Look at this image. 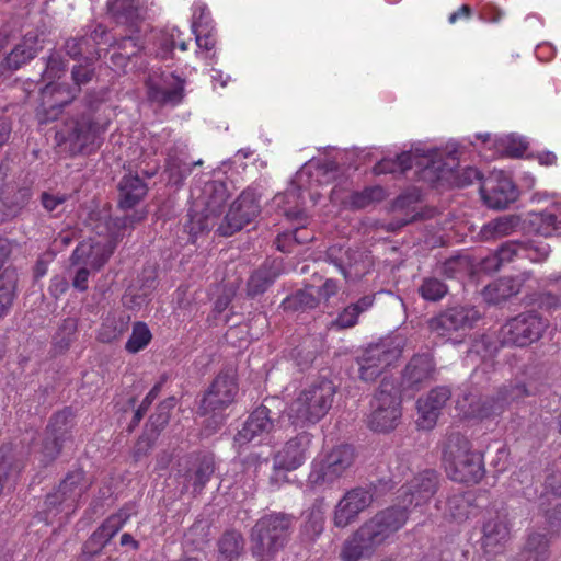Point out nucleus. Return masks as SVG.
<instances>
[{"instance_id":"nucleus-1","label":"nucleus","mask_w":561,"mask_h":561,"mask_svg":"<svg viewBox=\"0 0 561 561\" xmlns=\"http://www.w3.org/2000/svg\"><path fill=\"white\" fill-rule=\"evenodd\" d=\"M439 476L435 470H424L400 489V505H392L376 513L364 522L343 542L340 558L342 561H359L370 558L407 523L411 507L422 508L435 495Z\"/></svg>"},{"instance_id":"nucleus-2","label":"nucleus","mask_w":561,"mask_h":561,"mask_svg":"<svg viewBox=\"0 0 561 561\" xmlns=\"http://www.w3.org/2000/svg\"><path fill=\"white\" fill-rule=\"evenodd\" d=\"M145 211H135L131 216L105 220L95 226L96 234L80 242L71 254L72 265H85L91 271L101 270L114 252L123 230L145 218Z\"/></svg>"},{"instance_id":"nucleus-3","label":"nucleus","mask_w":561,"mask_h":561,"mask_svg":"<svg viewBox=\"0 0 561 561\" xmlns=\"http://www.w3.org/2000/svg\"><path fill=\"white\" fill-rule=\"evenodd\" d=\"M466 146L465 141L461 144L449 141L444 148L431 147L427 164L421 171V180L435 187L445 185L463 187L471 185L474 181H481V173L476 168L456 169L461 149Z\"/></svg>"},{"instance_id":"nucleus-4","label":"nucleus","mask_w":561,"mask_h":561,"mask_svg":"<svg viewBox=\"0 0 561 561\" xmlns=\"http://www.w3.org/2000/svg\"><path fill=\"white\" fill-rule=\"evenodd\" d=\"M443 463L448 478L459 483L476 484L485 472L482 455L473 450L470 439L460 433L448 435Z\"/></svg>"},{"instance_id":"nucleus-5","label":"nucleus","mask_w":561,"mask_h":561,"mask_svg":"<svg viewBox=\"0 0 561 561\" xmlns=\"http://www.w3.org/2000/svg\"><path fill=\"white\" fill-rule=\"evenodd\" d=\"M334 394V383L320 380L302 389L288 404L285 413L295 426L314 424L329 412Z\"/></svg>"},{"instance_id":"nucleus-6","label":"nucleus","mask_w":561,"mask_h":561,"mask_svg":"<svg viewBox=\"0 0 561 561\" xmlns=\"http://www.w3.org/2000/svg\"><path fill=\"white\" fill-rule=\"evenodd\" d=\"M65 73V64L58 54H51L47 60L43 79L47 81L41 90V105L37 108L36 117L39 124L55 121L64 106L75 99V91L70 87L55 82Z\"/></svg>"},{"instance_id":"nucleus-7","label":"nucleus","mask_w":561,"mask_h":561,"mask_svg":"<svg viewBox=\"0 0 561 561\" xmlns=\"http://www.w3.org/2000/svg\"><path fill=\"white\" fill-rule=\"evenodd\" d=\"M528 396L524 385H515L501 389L496 396L477 398L473 393L463 391L456 400V408L466 419H491L502 414L513 401Z\"/></svg>"},{"instance_id":"nucleus-8","label":"nucleus","mask_w":561,"mask_h":561,"mask_svg":"<svg viewBox=\"0 0 561 561\" xmlns=\"http://www.w3.org/2000/svg\"><path fill=\"white\" fill-rule=\"evenodd\" d=\"M291 518L285 514H270L257 520L252 530V551L261 561H267L285 546Z\"/></svg>"},{"instance_id":"nucleus-9","label":"nucleus","mask_w":561,"mask_h":561,"mask_svg":"<svg viewBox=\"0 0 561 561\" xmlns=\"http://www.w3.org/2000/svg\"><path fill=\"white\" fill-rule=\"evenodd\" d=\"M88 484L82 471L69 473L58 489L45 500V520L53 523L55 518L61 523L76 511L78 502L87 491Z\"/></svg>"},{"instance_id":"nucleus-10","label":"nucleus","mask_w":561,"mask_h":561,"mask_svg":"<svg viewBox=\"0 0 561 561\" xmlns=\"http://www.w3.org/2000/svg\"><path fill=\"white\" fill-rule=\"evenodd\" d=\"M354 461L355 449L351 445L335 446L322 458L312 462L308 483L312 486L331 485L351 470Z\"/></svg>"},{"instance_id":"nucleus-11","label":"nucleus","mask_w":561,"mask_h":561,"mask_svg":"<svg viewBox=\"0 0 561 561\" xmlns=\"http://www.w3.org/2000/svg\"><path fill=\"white\" fill-rule=\"evenodd\" d=\"M401 417L399 388L393 381L383 379L371 402L368 426L374 432L386 433L396 428Z\"/></svg>"},{"instance_id":"nucleus-12","label":"nucleus","mask_w":561,"mask_h":561,"mask_svg":"<svg viewBox=\"0 0 561 561\" xmlns=\"http://www.w3.org/2000/svg\"><path fill=\"white\" fill-rule=\"evenodd\" d=\"M549 323L535 312L520 313L506 321L499 331L501 345L528 346L541 339Z\"/></svg>"},{"instance_id":"nucleus-13","label":"nucleus","mask_w":561,"mask_h":561,"mask_svg":"<svg viewBox=\"0 0 561 561\" xmlns=\"http://www.w3.org/2000/svg\"><path fill=\"white\" fill-rule=\"evenodd\" d=\"M403 340L399 336L370 345L359 359V377L364 381L375 380L383 369L399 359Z\"/></svg>"},{"instance_id":"nucleus-14","label":"nucleus","mask_w":561,"mask_h":561,"mask_svg":"<svg viewBox=\"0 0 561 561\" xmlns=\"http://www.w3.org/2000/svg\"><path fill=\"white\" fill-rule=\"evenodd\" d=\"M336 171L335 162H327L323 164H316L312 160L305 163L302 168L296 173L291 186L283 194L275 198L277 205H280L282 201L290 203L291 201L301 199L305 202L304 193L312 187L313 182L322 184L329 182L331 173Z\"/></svg>"},{"instance_id":"nucleus-15","label":"nucleus","mask_w":561,"mask_h":561,"mask_svg":"<svg viewBox=\"0 0 561 561\" xmlns=\"http://www.w3.org/2000/svg\"><path fill=\"white\" fill-rule=\"evenodd\" d=\"M374 502V494L365 488H353L344 493L332 512L334 527L344 529L354 524Z\"/></svg>"},{"instance_id":"nucleus-16","label":"nucleus","mask_w":561,"mask_h":561,"mask_svg":"<svg viewBox=\"0 0 561 561\" xmlns=\"http://www.w3.org/2000/svg\"><path fill=\"white\" fill-rule=\"evenodd\" d=\"M205 201L203 202L204 216L192 217L188 226V233L193 242L199 232L210 230L214 226V218L218 217L227 202V190L220 182H208L204 187Z\"/></svg>"},{"instance_id":"nucleus-17","label":"nucleus","mask_w":561,"mask_h":561,"mask_svg":"<svg viewBox=\"0 0 561 561\" xmlns=\"http://www.w3.org/2000/svg\"><path fill=\"white\" fill-rule=\"evenodd\" d=\"M479 318L474 308L454 307L431 319L428 328L437 337L449 341L453 333L470 329Z\"/></svg>"},{"instance_id":"nucleus-18","label":"nucleus","mask_w":561,"mask_h":561,"mask_svg":"<svg viewBox=\"0 0 561 561\" xmlns=\"http://www.w3.org/2000/svg\"><path fill=\"white\" fill-rule=\"evenodd\" d=\"M474 137L481 141V146L473 141L468 144L473 146L484 159H495L501 156L519 158L527 149L526 140L515 134L495 137H491L490 134H477Z\"/></svg>"},{"instance_id":"nucleus-19","label":"nucleus","mask_w":561,"mask_h":561,"mask_svg":"<svg viewBox=\"0 0 561 561\" xmlns=\"http://www.w3.org/2000/svg\"><path fill=\"white\" fill-rule=\"evenodd\" d=\"M480 193L484 203L495 209L505 208L517 198V190L511 176L501 170L492 171L481 182Z\"/></svg>"},{"instance_id":"nucleus-20","label":"nucleus","mask_w":561,"mask_h":561,"mask_svg":"<svg viewBox=\"0 0 561 561\" xmlns=\"http://www.w3.org/2000/svg\"><path fill=\"white\" fill-rule=\"evenodd\" d=\"M260 213V204L253 191H244L233 202L224 222L218 228L221 236H231L251 222Z\"/></svg>"},{"instance_id":"nucleus-21","label":"nucleus","mask_w":561,"mask_h":561,"mask_svg":"<svg viewBox=\"0 0 561 561\" xmlns=\"http://www.w3.org/2000/svg\"><path fill=\"white\" fill-rule=\"evenodd\" d=\"M105 128L100 127L90 117L82 116L69 128L66 142L71 154H90L100 147V137Z\"/></svg>"},{"instance_id":"nucleus-22","label":"nucleus","mask_w":561,"mask_h":561,"mask_svg":"<svg viewBox=\"0 0 561 561\" xmlns=\"http://www.w3.org/2000/svg\"><path fill=\"white\" fill-rule=\"evenodd\" d=\"M147 94L151 102L175 106L184 98V81L173 73L150 76L147 80Z\"/></svg>"},{"instance_id":"nucleus-23","label":"nucleus","mask_w":561,"mask_h":561,"mask_svg":"<svg viewBox=\"0 0 561 561\" xmlns=\"http://www.w3.org/2000/svg\"><path fill=\"white\" fill-rule=\"evenodd\" d=\"M273 428L274 424L270 416V410L263 405L259 407L249 415L243 427L234 436V446L241 449L250 443L263 444L268 442Z\"/></svg>"},{"instance_id":"nucleus-24","label":"nucleus","mask_w":561,"mask_h":561,"mask_svg":"<svg viewBox=\"0 0 561 561\" xmlns=\"http://www.w3.org/2000/svg\"><path fill=\"white\" fill-rule=\"evenodd\" d=\"M72 412L64 409L55 413L46 428V439L43 443L39 459L42 462L51 461L60 451L61 444L68 438L70 428L72 427Z\"/></svg>"},{"instance_id":"nucleus-25","label":"nucleus","mask_w":561,"mask_h":561,"mask_svg":"<svg viewBox=\"0 0 561 561\" xmlns=\"http://www.w3.org/2000/svg\"><path fill=\"white\" fill-rule=\"evenodd\" d=\"M328 259L340 270L346 280L362 277L371 266L369 256L364 252L345 250L337 245L328 249Z\"/></svg>"},{"instance_id":"nucleus-26","label":"nucleus","mask_w":561,"mask_h":561,"mask_svg":"<svg viewBox=\"0 0 561 561\" xmlns=\"http://www.w3.org/2000/svg\"><path fill=\"white\" fill-rule=\"evenodd\" d=\"M431 148L422 144L413 146L409 151L397 156L396 159L385 158L374 167L376 174L404 172L413 167L417 168V175L421 179V171L427 164Z\"/></svg>"},{"instance_id":"nucleus-27","label":"nucleus","mask_w":561,"mask_h":561,"mask_svg":"<svg viewBox=\"0 0 561 561\" xmlns=\"http://www.w3.org/2000/svg\"><path fill=\"white\" fill-rule=\"evenodd\" d=\"M237 392L238 386L233 377L218 375L203 398L202 409L204 413H213L214 416H218L221 410L233 402Z\"/></svg>"},{"instance_id":"nucleus-28","label":"nucleus","mask_w":561,"mask_h":561,"mask_svg":"<svg viewBox=\"0 0 561 561\" xmlns=\"http://www.w3.org/2000/svg\"><path fill=\"white\" fill-rule=\"evenodd\" d=\"M311 438L309 433L302 432L286 442L274 456V468L286 471L299 468L308 458Z\"/></svg>"},{"instance_id":"nucleus-29","label":"nucleus","mask_w":561,"mask_h":561,"mask_svg":"<svg viewBox=\"0 0 561 561\" xmlns=\"http://www.w3.org/2000/svg\"><path fill=\"white\" fill-rule=\"evenodd\" d=\"M482 547L488 554L503 551L510 539L506 515L500 512L489 513L482 526Z\"/></svg>"},{"instance_id":"nucleus-30","label":"nucleus","mask_w":561,"mask_h":561,"mask_svg":"<svg viewBox=\"0 0 561 561\" xmlns=\"http://www.w3.org/2000/svg\"><path fill=\"white\" fill-rule=\"evenodd\" d=\"M451 392L446 387H436L432 389L424 398H420L416 403L419 417L417 426L422 430H432L438 420L442 409L450 399Z\"/></svg>"},{"instance_id":"nucleus-31","label":"nucleus","mask_w":561,"mask_h":561,"mask_svg":"<svg viewBox=\"0 0 561 561\" xmlns=\"http://www.w3.org/2000/svg\"><path fill=\"white\" fill-rule=\"evenodd\" d=\"M191 28L199 49L209 51L215 47L214 22L207 5L201 0H196L192 5Z\"/></svg>"},{"instance_id":"nucleus-32","label":"nucleus","mask_w":561,"mask_h":561,"mask_svg":"<svg viewBox=\"0 0 561 561\" xmlns=\"http://www.w3.org/2000/svg\"><path fill=\"white\" fill-rule=\"evenodd\" d=\"M435 363L430 353L417 354L405 367L402 383L405 388L419 390L425 382L433 379Z\"/></svg>"},{"instance_id":"nucleus-33","label":"nucleus","mask_w":561,"mask_h":561,"mask_svg":"<svg viewBox=\"0 0 561 561\" xmlns=\"http://www.w3.org/2000/svg\"><path fill=\"white\" fill-rule=\"evenodd\" d=\"M153 271H148L134 284H131L123 296L124 305L129 309H140L146 306L157 287V279Z\"/></svg>"},{"instance_id":"nucleus-34","label":"nucleus","mask_w":561,"mask_h":561,"mask_svg":"<svg viewBox=\"0 0 561 561\" xmlns=\"http://www.w3.org/2000/svg\"><path fill=\"white\" fill-rule=\"evenodd\" d=\"M528 278L529 274L499 278L484 287L482 291L483 299L489 304H500L518 294L524 282Z\"/></svg>"},{"instance_id":"nucleus-35","label":"nucleus","mask_w":561,"mask_h":561,"mask_svg":"<svg viewBox=\"0 0 561 561\" xmlns=\"http://www.w3.org/2000/svg\"><path fill=\"white\" fill-rule=\"evenodd\" d=\"M43 48L38 35L27 33L21 43H19L5 57L3 66L10 70H18L22 66L33 60Z\"/></svg>"},{"instance_id":"nucleus-36","label":"nucleus","mask_w":561,"mask_h":561,"mask_svg":"<svg viewBox=\"0 0 561 561\" xmlns=\"http://www.w3.org/2000/svg\"><path fill=\"white\" fill-rule=\"evenodd\" d=\"M130 316L122 310H112L102 318L96 339L102 343L119 340L129 329Z\"/></svg>"},{"instance_id":"nucleus-37","label":"nucleus","mask_w":561,"mask_h":561,"mask_svg":"<svg viewBox=\"0 0 561 561\" xmlns=\"http://www.w3.org/2000/svg\"><path fill=\"white\" fill-rule=\"evenodd\" d=\"M530 222L541 236L561 234V196L543 211L531 214Z\"/></svg>"},{"instance_id":"nucleus-38","label":"nucleus","mask_w":561,"mask_h":561,"mask_svg":"<svg viewBox=\"0 0 561 561\" xmlns=\"http://www.w3.org/2000/svg\"><path fill=\"white\" fill-rule=\"evenodd\" d=\"M147 184L138 175L127 174L118 184L119 207L124 210L136 206L147 194Z\"/></svg>"},{"instance_id":"nucleus-39","label":"nucleus","mask_w":561,"mask_h":561,"mask_svg":"<svg viewBox=\"0 0 561 561\" xmlns=\"http://www.w3.org/2000/svg\"><path fill=\"white\" fill-rule=\"evenodd\" d=\"M30 196L31 194L27 188L15 190L13 186H5L1 192V202L4 210L0 220L3 221L15 217L27 204Z\"/></svg>"},{"instance_id":"nucleus-40","label":"nucleus","mask_w":561,"mask_h":561,"mask_svg":"<svg viewBox=\"0 0 561 561\" xmlns=\"http://www.w3.org/2000/svg\"><path fill=\"white\" fill-rule=\"evenodd\" d=\"M519 222L518 216L507 215L497 217L481 228V238L483 240H491L508 236L516 231Z\"/></svg>"},{"instance_id":"nucleus-41","label":"nucleus","mask_w":561,"mask_h":561,"mask_svg":"<svg viewBox=\"0 0 561 561\" xmlns=\"http://www.w3.org/2000/svg\"><path fill=\"white\" fill-rule=\"evenodd\" d=\"M181 36L182 32L175 26L161 31L156 36L158 46L156 55L161 59H167L175 47H179L182 51L187 50V43L181 39Z\"/></svg>"},{"instance_id":"nucleus-42","label":"nucleus","mask_w":561,"mask_h":561,"mask_svg":"<svg viewBox=\"0 0 561 561\" xmlns=\"http://www.w3.org/2000/svg\"><path fill=\"white\" fill-rule=\"evenodd\" d=\"M522 259L520 242L508 241L504 243L496 253L482 261V270L486 272L497 271L503 264Z\"/></svg>"},{"instance_id":"nucleus-43","label":"nucleus","mask_w":561,"mask_h":561,"mask_svg":"<svg viewBox=\"0 0 561 561\" xmlns=\"http://www.w3.org/2000/svg\"><path fill=\"white\" fill-rule=\"evenodd\" d=\"M325 508L324 501H316L309 511L305 513L302 526L304 534L310 539L318 537L324 529Z\"/></svg>"},{"instance_id":"nucleus-44","label":"nucleus","mask_w":561,"mask_h":561,"mask_svg":"<svg viewBox=\"0 0 561 561\" xmlns=\"http://www.w3.org/2000/svg\"><path fill=\"white\" fill-rule=\"evenodd\" d=\"M16 272L5 267L0 274V319L9 311L15 294Z\"/></svg>"},{"instance_id":"nucleus-45","label":"nucleus","mask_w":561,"mask_h":561,"mask_svg":"<svg viewBox=\"0 0 561 561\" xmlns=\"http://www.w3.org/2000/svg\"><path fill=\"white\" fill-rule=\"evenodd\" d=\"M152 341V333L148 324L142 321H136L131 325V333L125 343V351L128 354H137Z\"/></svg>"},{"instance_id":"nucleus-46","label":"nucleus","mask_w":561,"mask_h":561,"mask_svg":"<svg viewBox=\"0 0 561 561\" xmlns=\"http://www.w3.org/2000/svg\"><path fill=\"white\" fill-rule=\"evenodd\" d=\"M119 51L114 53L111 61L117 71H125L131 57L136 56L141 47L134 37H125L117 43Z\"/></svg>"},{"instance_id":"nucleus-47","label":"nucleus","mask_w":561,"mask_h":561,"mask_svg":"<svg viewBox=\"0 0 561 561\" xmlns=\"http://www.w3.org/2000/svg\"><path fill=\"white\" fill-rule=\"evenodd\" d=\"M276 276L277 273L273 271L272 266L264 264L250 276L248 282V295L254 297L264 293Z\"/></svg>"},{"instance_id":"nucleus-48","label":"nucleus","mask_w":561,"mask_h":561,"mask_svg":"<svg viewBox=\"0 0 561 561\" xmlns=\"http://www.w3.org/2000/svg\"><path fill=\"white\" fill-rule=\"evenodd\" d=\"M385 190L381 186H369L363 191L353 192L348 197V205L353 208H365L375 202L385 198Z\"/></svg>"},{"instance_id":"nucleus-49","label":"nucleus","mask_w":561,"mask_h":561,"mask_svg":"<svg viewBox=\"0 0 561 561\" xmlns=\"http://www.w3.org/2000/svg\"><path fill=\"white\" fill-rule=\"evenodd\" d=\"M108 11L117 19L134 23L140 18L139 0H108Z\"/></svg>"},{"instance_id":"nucleus-50","label":"nucleus","mask_w":561,"mask_h":561,"mask_svg":"<svg viewBox=\"0 0 561 561\" xmlns=\"http://www.w3.org/2000/svg\"><path fill=\"white\" fill-rule=\"evenodd\" d=\"M219 552L222 561H232L243 548V540L239 533L227 531L219 540Z\"/></svg>"},{"instance_id":"nucleus-51","label":"nucleus","mask_w":561,"mask_h":561,"mask_svg":"<svg viewBox=\"0 0 561 561\" xmlns=\"http://www.w3.org/2000/svg\"><path fill=\"white\" fill-rule=\"evenodd\" d=\"M129 518V514L125 510H121L116 514L107 517L103 524L100 526V530L102 531L103 538L108 542L111 538H113L118 530L124 526L126 520Z\"/></svg>"},{"instance_id":"nucleus-52","label":"nucleus","mask_w":561,"mask_h":561,"mask_svg":"<svg viewBox=\"0 0 561 561\" xmlns=\"http://www.w3.org/2000/svg\"><path fill=\"white\" fill-rule=\"evenodd\" d=\"M522 259L529 260L530 262H541L546 260L550 253V247L542 242H520Z\"/></svg>"},{"instance_id":"nucleus-53","label":"nucleus","mask_w":561,"mask_h":561,"mask_svg":"<svg viewBox=\"0 0 561 561\" xmlns=\"http://www.w3.org/2000/svg\"><path fill=\"white\" fill-rule=\"evenodd\" d=\"M420 293L424 299L437 301L446 295L447 287L437 278H425L420 287Z\"/></svg>"},{"instance_id":"nucleus-54","label":"nucleus","mask_w":561,"mask_h":561,"mask_svg":"<svg viewBox=\"0 0 561 561\" xmlns=\"http://www.w3.org/2000/svg\"><path fill=\"white\" fill-rule=\"evenodd\" d=\"M527 549L535 561H545L548 557V541L543 535L536 534L529 536Z\"/></svg>"},{"instance_id":"nucleus-55","label":"nucleus","mask_w":561,"mask_h":561,"mask_svg":"<svg viewBox=\"0 0 561 561\" xmlns=\"http://www.w3.org/2000/svg\"><path fill=\"white\" fill-rule=\"evenodd\" d=\"M294 239V241L298 244H302L307 241H310L313 239V234L310 232H307L304 228H296L291 233L285 232L277 237L276 240V247L282 252H289L290 250L286 248L285 243L289 239Z\"/></svg>"},{"instance_id":"nucleus-56","label":"nucleus","mask_w":561,"mask_h":561,"mask_svg":"<svg viewBox=\"0 0 561 561\" xmlns=\"http://www.w3.org/2000/svg\"><path fill=\"white\" fill-rule=\"evenodd\" d=\"M191 171L192 168L186 163L175 164L174 162H169V181L174 185H179L190 175Z\"/></svg>"},{"instance_id":"nucleus-57","label":"nucleus","mask_w":561,"mask_h":561,"mask_svg":"<svg viewBox=\"0 0 561 561\" xmlns=\"http://www.w3.org/2000/svg\"><path fill=\"white\" fill-rule=\"evenodd\" d=\"M358 317L356 308L350 305L337 316L333 324L340 329L352 328L357 323Z\"/></svg>"},{"instance_id":"nucleus-58","label":"nucleus","mask_w":561,"mask_h":561,"mask_svg":"<svg viewBox=\"0 0 561 561\" xmlns=\"http://www.w3.org/2000/svg\"><path fill=\"white\" fill-rule=\"evenodd\" d=\"M92 69L89 66H77L72 69V79L75 81V88H70L75 91V95L79 92L80 87L89 82L92 78Z\"/></svg>"},{"instance_id":"nucleus-59","label":"nucleus","mask_w":561,"mask_h":561,"mask_svg":"<svg viewBox=\"0 0 561 561\" xmlns=\"http://www.w3.org/2000/svg\"><path fill=\"white\" fill-rule=\"evenodd\" d=\"M107 543L106 539L103 538L100 527L91 535L85 543V550L88 553L94 554L102 550Z\"/></svg>"},{"instance_id":"nucleus-60","label":"nucleus","mask_w":561,"mask_h":561,"mask_svg":"<svg viewBox=\"0 0 561 561\" xmlns=\"http://www.w3.org/2000/svg\"><path fill=\"white\" fill-rule=\"evenodd\" d=\"M90 271L91 270L89 266L80 265L72 279V286L76 289L80 291H85L88 289V279L90 276Z\"/></svg>"},{"instance_id":"nucleus-61","label":"nucleus","mask_w":561,"mask_h":561,"mask_svg":"<svg viewBox=\"0 0 561 561\" xmlns=\"http://www.w3.org/2000/svg\"><path fill=\"white\" fill-rule=\"evenodd\" d=\"M339 291V284L336 280L329 278L318 289L319 299L328 301L331 297L335 296Z\"/></svg>"},{"instance_id":"nucleus-62","label":"nucleus","mask_w":561,"mask_h":561,"mask_svg":"<svg viewBox=\"0 0 561 561\" xmlns=\"http://www.w3.org/2000/svg\"><path fill=\"white\" fill-rule=\"evenodd\" d=\"M68 286L67 278L65 276L57 275L50 280L49 291L54 297L58 298L67 291Z\"/></svg>"},{"instance_id":"nucleus-63","label":"nucleus","mask_w":561,"mask_h":561,"mask_svg":"<svg viewBox=\"0 0 561 561\" xmlns=\"http://www.w3.org/2000/svg\"><path fill=\"white\" fill-rule=\"evenodd\" d=\"M545 483L547 492L561 496V471L549 474Z\"/></svg>"},{"instance_id":"nucleus-64","label":"nucleus","mask_w":561,"mask_h":561,"mask_svg":"<svg viewBox=\"0 0 561 561\" xmlns=\"http://www.w3.org/2000/svg\"><path fill=\"white\" fill-rule=\"evenodd\" d=\"M65 199V195H51L48 193L42 195V204L48 211L57 209L58 205L62 204Z\"/></svg>"}]
</instances>
